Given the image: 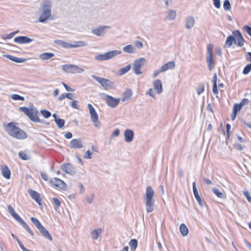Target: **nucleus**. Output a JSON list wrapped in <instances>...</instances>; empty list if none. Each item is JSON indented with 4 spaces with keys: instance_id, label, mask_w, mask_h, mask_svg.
I'll return each mask as SVG.
<instances>
[{
    "instance_id": "f03ea898",
    "label": "nucleus",
    "mask_w": 251,
    "mask_h": 251,
    "mask_svg": "<svg viewBox=\"0 0 251 251\" xmlns=\"http://www.w3.org/2000/svg\"><path fill=\"white\" fill-rule=\"evenodd\" d=\"M51 2L50 0H44L42 1L39 11L41 15L39 18V21L41 23L46 22L51 16Z\"/></svg>"
},
{
    "instance_id": "f257e3e1",
    "label": "nucleus",
    "mask_w": 251,
    "mask_h": 251,
    "mask_svg": "<svg viewBox=\"0 0 251 251\" xmlns=\"http://www.w3.org/2000/svg\"><path fill=\"white\" fill-rule=\"evenodd\" d=\"M16 125L15 123H9L5 127V130L10 136L18 140L26 139L27 137L26 133Z\"/></svg>"
},
{
    "instance_id": "bb28decb",
    "label": "nucleus",
    "mask_w": 251,
    "mask_h": 251,
    "mask_svg": "<svg viewBox=\"0 0 251 251\" xmlns=\"http://www.w3.org/2000/svg\"><path fill=\"white\" fill-rule=\"evenodd\" d=\"M176 11L174 10L169 9L167 11V15L165 19L169 21H172L176 19Z\"/></svg>"
},
{
    "instance_id": "6ab92c4d",
    "label": "nucleus",
    "mask_w": 251,
    "mask_h": 251,
    "mask_svg": "<svg viewBox=\"0 0 251 251\" xmlns=\"http://www.w3.org/2000/svg\"><path fill=\"white\" fill-rule=\"evenodd\" d=\"M134 132L132 130L126 129L124 133L125 140L126 142H131L133 139Z\"/></svg>"
},
{
    "instance_id": "7c9ffc66",
    "label": "nucleus",
    "mask_w": 251,
    "mask_h": 251,
    "mask_svg": "<svg viewBox=\"0 0 251 251\" xmlns=\"http://www.w3.org/2000/svg\"><path fill=\"white\" fill-rule=\"evenodd\" d=\"M179 230L183 236H186L189 232L188 229L184 224H181L179 227Z\"/></svg>"
},
{
    "instance_id": "ea45409f",
    "label": "nucleus",
    "mask_w": 251,
    "mask_h": 251,
    "mask_svg": "<svg viewBox=\"0 0 251 251\" xmlns=\"http://www.w3.org/2000/svg\"><path fill=\"white\" fill-rule=\"evenodd\" d=\"M137 245L138 241L135 239H131L129 243V246L133 250H135L137 248Z\"/></svg>"
},
{
    "instance_id": "72a5a7b5",
    "label": "nucleus",
    "mask_w": 251,
    "mask_h": 251,
    "mask_svg": "<svg viewBox=\"0 0 251 251\" xmlns=\"http://www.w3.org/2000/svg\"><path fill=\"white\" fill-rule=\"evenodd\" d=\"M235 37L232 35L229 36L226 41L225 46L226 47H230L232 45L233 43H234Z\"/></svg>"
},
{
    "instance_id": "ddd939ff",
    "label": "nucleus",
    "mask_w": 251,
    "mask_h": 251,
    "mask_svg": "<svg viewBox=\"0 0 251 251\" xmlns=\"http://www.w3.org/2000/svg\"><path fill=\"white\" fill-rule=\"evenodd\" d=\"M146 63V60L144 58H139L136 59L133 63L132 70L136 75L142 74L141 68Z\"/></svg>"
},
{
    "instance_id": "052dcab7",
    "label": "nucleus",
    "mask_w": 251,
    "mask_h": 251,
    "mask_svg": "<svg viewBox=\"0 0 251 251\" xmlns=\"http://www.w3.org/2000/svg\"><path fill=\"white\" fill-rule=\"evenodd\" d=\"M41 177L45 181H47L48 180V177L47 175L44 172H41Z\"/></svg>"
},
{
    "instance_id": "cd10ccee",
    "label": "nucleus",
    "mask_w": 251,
    "mask_h": 251,
    "mask_svg": "<svg viewBox=\"0 0 251 251\" xmlns=\"http://www.w3.org/2000/svg\"><path fill=\"white\" fill-rule=\"evenodd\" d=\"M54 56V54L52 52H44L40 54L39 56L40 59L43 60H48Z\"/></svg>"
},
{
    "instance_id": "c9c22d12",
    "label": "nucleus",
    "mask_w": 251,
    "mask_h": 251,
    "mask_svg": "<svg viewBox=\"0 0 251 251\" xmlns=\"http://www.w3.org/2000/svg\"><path fill=\"white\" fill-rule=\"evenodd\" d=\"M19 157L22 160H27L30 159V156L26 153L25 151H20L19 152Z\"/></svg>"
},
{
    "instance_id": "0e129e2a",
    "label": "nucleus",
    "mask_w": 251,
    "mask_h": 251,
    "mask_svg": "<svg viewBox=\"0 0 251 251\" xmlns=\"http://www.w3.org/2000/svg\"><path fill=\"white\" fill-rule=\"evenodd\" d=\"M135 44L136 47L138 48H141L143 46V43L139 41H136L135 42Z\"/></svg>"
},
{
    "instance_id": "49530a36",
    "label": "nucleus",
    "mask_w": 251,
    "mask_h": 251,
    "mask_svg": "<svg viewBox=\"0 0 251 251\" xmlns=\"http://www.w3.org/2000/svg\"><path fill=\"white\" fill-rule=\"evenodd\" d=\"M204 88H205V86H204V83L200 84L199 85L198 88H197V90L198 95H201V93H202L203 92Z\"/></svg>"
},
{
    "instance_id": "774afa93",
    "label": "nucleus",
    "mask_w": 251,
    "mask_h": 251,
    "mask_svg": "<svg viewBox=\"0 0 251 251\" xmlns=\"http://www.w3.org/2000/svg\"><path fill=\"white\" fill-rule=\"evenodd\" d=\"M63 85L64 86V87L65 88L66 90L67 91H73V89L69 87V86H68L66 84H65V83H63Z\"/></svg>"
},
{
    "instance_id": "09e8293b",
    "label": "nucleus",
    "mask_w": 251,
    "mask_h": 251,
    "mask_svg": "<svg viewBox=\"0 0 251 251\" xmlns=\"http://www.w3.org/2000/svg\"><path fill=\"white\" fill-rule=\"evenodd\" d=\"M251 71V63L248 64L245 66L244 68L243 73L244 75H247L248 74L250 71Z\"/></svg>"
},
{
    "instance_id": "a878e982",
    "label": "nucleus",
    "mask_w": 251,
    "mask_h": 251,
    "mask_svg": "<svg viewBox=\"0 0 251 251\" xmlns=\"http://www.w3.org/2000/svg\"><path fill=\"white\" fill-rule=\"evenodd\" d=\"M153 88L156 90L158 94H160L162 92V86L161 80L159 79L155 80L153 82Z\"/></svg>"
},
{
    "instance_id": "aec40b11",
    "label": "nucleus",
    "mask_w": 251,
    "mask_h": 251,
    "mask_svg": "<svg viewBox=\"0 0 251 251\" xmlns=\"http://www.w3.org/2000/svg\"><path fill=\"white\" fill-rule=\"evenodd\" d=\"M235 33V32H233ZM237 33V35L236 36L235 38L234 44L237 45V46L242 47L244 45V39L243 37L241 34V32H236Z\"/></svg>"
},
{
    "instance_id": "79ce46f5",
    "label": "nucleus",
    "mask_w": 251,
    "mask_h": 251,
    "mask_svg": "<svg viewBox=\"0 0 251 251\" xmlns=\"http://www.w3.org/2000/svg\"><path fill=\"white\" fill-rule=\"evenodd\" d=\"M193 190L195 199H197L198 198H200V196L199 194L198 191L196 187L195 182H193Z\"/></svg>"
},
{
    "instance_id": "f8f14e48",
    "label": "nucleus",
    "mask_w": 251,
    "mask_h": 251,
    "mask_svg": "<svg viewBox=\"0 0 251 251\" xmlns=\"http://www.w3.org/2000/svg\"><path fill=\"white\" fill-rule=\"evenodd\" d=\"M62 70L67 73H81L84 71V69L75 65L65 64L61 66Z\"/></svg>"
},
{
    "instance_id": "de8ad7c7",
    "label": "nucleus",
    "mask_w": 251,
    "mask_h": 251,
    "mask_svg": "<svg viewBox=\"0 0 251 251\" xmlns=\"http://www.w3.org/2000/svg\"><path fill=\"white\" fill-rule=\"evenodd\" d=\"M11 98L14 100H20L22 101L25 100V98L23 96L19 95L18 94H13L11 96Z\"/></svg>"
},
{
    "instance_id": "0eeeda50",
    "label": "nucleus",
    "mask_w": 251,
    "mask_h": 251,
    "mask_svg": "<svg viewBox=\"0 0 251 251\" xmlns=\"http://www.w3.org/2000/svg\"><path fill=\"white\" fill-rule=\"evenodd\" d=\"M121 53V51L118 50L109 51L104 53H100L95 56V59L99 61H103L113 58L116 55Z\"/></svg>"
},
{
    "instance_id": "a18cd8bd",
    "label": "nucleus",
    "mask_w": 251,
    "mask_h": 251,
    "mask_svg": "<svg viewBox=\"0 0 251 251\" xmlns=\"http://www.w3.org/2000/svg\"><path fill=\"white\" fill-rule=\"evenodd\" d=\"M223 7L226 11H229L231 9V5L229 0H225L224 2Z\"/></svg>"
},
{
    "instance_id": "2eb2a0df",
    "label": "nucleus",
    "mask_w": 251,
    "mask_h": 251,
    "mask_svg": "<svg viewBox=\"0 0 251 251\" xmlns=\"http://www.w3.org/2000/svg\"><path fill=\"white\" fill-rule=\"evenodd\" d=\"M61 168L63 171L70 175L73 176L76 173L75 168L70 163L63 164L61 166Z\"/></svg>"
},
{
    "instance_id": "7ed1b4c3",
    "label": "nucleus",
    "mask_w": 251,
    "mask_h": 251,
    "mask_svg": "<svg viewBox=\"0 0 251 251\" xmlns=\"http://www.w3.org/2000/svg\"><path fill=\"white\" fill-rule=\"evenodd\" d=\"M154 192L151 186L146 188L145 196L146 209L148 213H151L154 210L155 201L153 199Z\"/></svg>"
},
{
    "instance_id": "dca6fc26",
    "label": "nucleus",
    "mask_w": 251,
    "mask_h": 251,
    "mask_svg": "<svg viewBox=\"0 0 251 251\" xmlns=\"http://www.w3.org/2000/svg\"><path fill=\"white\" fill-rule=\"evenodd\" d=\"M69 147L71 149H81L83 147L82 140L80 138L73 139L71 141Z\"/></svg>"
},
{
    "instance_id": "412c9836",
    "label": "nucleus",
    "mask_w": 251,
    "mask_h": 251,
    "mask_svg": "<svg viewBox=\"0 0 251 251\" xmlns=\"http://www.w3.org/2000/svg\"><path fill=\"white\" fill-rule=\"evenodd\" d=\"M38 229L39 230L42 236H43L44 237L50 240V241L52 240V238L51 235L43 225Z\"/></svg>"
},
{
    "instance_id": "4d7b16f0",
    "label": "nucleus",
    "mask_w": 251,
    "mask_h": 251,
    "mask_svg": "<svg viewBox=\"0 0 251 251\" xmlns=\"http://www.w3.org/2000/svg\"><path fill=\"white\" fill-rule=\"evenodd\" d=\"M244 195L245 197H246L248 201L251 203V196H250V193L248 191L244 192Z\"/></svg>"
},
{
    "instance_id": "393cba45",
    "label": "nucleus",
    "mask_w": 251,
    "mask_h": 251,
    "mask_svg": "<svg viewBox=\"0 0 251 251\" xmlns=\"http://www.w3.org/2000/svg\"><path fill=\"white\" fill-rule=\"evenodd\" d=\"M3 56L11 60L12 61H14L16 63H23L26 61V59L23 58H18L15 56L9 55V54H4Z\"/></svg>"
},
{
    "instance_id": "5fc2aeb1",
    "label": "nucleus",
    "mask_w": 251,
    "mask_h": 251,
    "mask_svg": "<svg viewBox=\"0 0 251 251\" xmlns=\"http://www.w3.org/2000/svg\"><path fill=\"white\" fill-rule=\"evenodd\" d=\"M234 147L238 151H242L244 149L243 147L239 143H235Z\"/></svg>"
},
{
    "instance_id": "bf43d9fd",
    "label": "nucleus",
    "mask_w": 251,
    "mask_h": 251,
    "mask_svg": "<svg viewBox=\"0 0 251 251\" xmlns=\"http://www.w3.org/2000/svg\"><path fill=\"white\" fill-rule=\"evenodd\" d=\"M214 2V5L215 7L217 8H220L221 7V3L220 0H213Z\"/></svg>"
},
{
    "instance_id": "6e6552de",
    "label": "nucleus",
    "mask_w": 251,
    "mask_h": 251,
    "mask_svg": "<svg viewBox=\"0 0 251 251\" xmlns=\"http://www.w3.org/2000/svg\"><path fill=\"white\" fill-rule=\"evenodd\" d=\"M19 109L27 115L31 121L36 123L40 122V119L37 115L38 111L34 112L32 108H28L26 107H21Z\"/></svg>"
},
{
    "instance_id": "69168bd1",
    "label": "nucleus",
    "mask_w": 251,
    "mask_h": 251,
    "mask_svg": "<svg viewBox=\"0 0 251 251\" xmlns=\"http://www.w3.org/2000/svg\"><path fill=\"white\" fill-rule=\"evenodd\" d=\"M162 71H161V69L160 68L158 70H156L154 72L153 74V77H156L160 73H162Z\"/></svg>"
},
{
    "instance_id": "2f4dec72",
    "label": "nucleus",
    "mask_w": 251,
    "mask_h": 251,
    "mask_svg": "<svg viewBox=\"0 0 251 251\" xmlns=\"http://www.w3.org/2000/svg\"><path fill=\"white\" fill-rule=\"evenodd\" d=\"M123 50L125 52L132 53L135 51V48L131 45H127L123 48Z\"/></svg>"
},
{
    "instance_id": "e2e57ef3",
    "label": "nucleus",
    "mask_w": 251,
    "mask_h": 251,
    "mask_svg": "<svg viewBox=\"0 0 251 251\" xmlns=\"http://www.w3.org/2000/svg\"><path fill=\"white\" fill-rule=\"evenodd\" d=\"M196 200L197 201L198 203L199 204V205L201 206V207H203L204 206V202H203L201 200V199L200 198H198L196 199Z\"/></svg>"
},
{
    "instance_id": "6e6d98bb",
    "label": "nucleus",
    "mask_w": 251,
    "mask_h": 251,
    "mask_svg": "<svg viewBox=\"0 0 251 251\" xmlns=\"http://www.w3.org/2000/svg\"><path fill=\"white\" fill-rule=\"evenodd\" d=\"M249 100L248 99H243L239 104L243 107L248 104Z\"/></svg>"
},
{
    "instance_id": "4468645a",
    "label": "nucleus",
    "mask_w": 251,
    "mask_h": 251,
    "mask_svg": "<svg viewBox=\"0 0 251 251\" xmlns=\"http://www.w3.org/2000/svg\"><path fill=\"white\" fill-rule=\"evenodd\" d=\"M50 182L55 187L64 190L66 188V183L61 179L54 177L50 180Z\"/></svg>"
},
{
    "instance_id": "4c0bfd02",
    "label": "nucleus",
    "mask_w": 251,
    "mask_h": 251,
    "mask_svg": "<svg viewBox=\"0 0 251 251\" xmlns=\"http://www.w3.org/2000/svg\"><path fill=\"white\" fill-rule=\"evenodd\" d=\"M131 69L130 65H128L120 69L119 71V75H122L128 72Z\"/></svg>"
},
{
    "instance_id": "4be33fe9",
    "label": "nucleus",
    "mask_w": 251,
    "mask_h": 251,
    "mask_svg": "<svg viewBox=\"0 0 251 251\" xmlns=\"http://www.w3.org/2000/svg\"><path fill=\"white\" fill-rule=\"evenodd\" d=\"M175 67V62L173 61H169L161 67V71L164 72L169 69L174 68Z\"/></svg>"
},
{
    "instance_id": "b1692460",
    "label": "nucleus",
    "mask_w": 251,
    "mask_h": 251,
    "mask_svg": "<svg viewBox=\"0 0 251 251\" xmlns=\"http://www.w3.org/2000/svg\"><path fill=\"white\" fill-rule=\"evenodd\" d=\"M185 26L187 29L191 28L195 24L194 18L192 16H188L185 19Z\"/></svg>"
},
{
    "instance_id": "8fccbe9b",
    "label": "nucleus",
    "mask_w": 251,
    "mask_h": 251,
    "mask_svg": "<svg viewBox=\"0 0 251 251\" xmlns=\"http://www.w3.org/2000/svg\"><path fill=\"white\" fill-rule=\"evenodd\" d=\"M77 102H78L77 100H74L70 101L69 104H70V105L71 107H72L73 108L78 109L79 108V107L77 104Z\"/></svg>"
},
{
    "instance_id": "c03bdc74",
    "label": "nucleus",
    "mask_w": 251,
    "mask_h": 251,
    "mask_svg": "<svg viewBox=\"0 0 251 251\" xmlns=\"http://www.w3.org/2000/svg\"><path fill=\"white\" fill-rule=\"evenodd\" d=\"M52 203L54 205L55 209H57L60 206L61 202H60V201L55 198H53L52 199Z\"/></svg>"
},
{
    "instance_id": "c85d7f7f",
    "label": "nucleus",
    "mask_w": 251,
    "mask_h": 251,
    "mask_svg": "<svg viewBox=\"0 0 251 251\" xmlns=\"http://www.w3.org/2000/svg\"><path fill=\"white\" fill-rule=\"evenodd\" d=\"M132 94V93L130 89L127 90L126 92H125L123 93V94L122 95V97H123V98L122 99V101L124 102L126 100H128L131 97Z\"/></svg>"
},
{
    "instance_id": "58836bf2",
    "label": "nucleus",
    "mask_w": 251,
    "mask_h": 251,
    "mask_svg": "<svg viewBox=\"0 0 251 251\" xmlns=\"http://www.w3.org/2000/svg\"><path fill=\"white\" fill-rule=\"evenodd\" d=\"M30 220L37 229L40 228L42 226V225L41 224L40 221L37 219L32 217L30 218Z\"/></svg>"
},
{
    "instance_id": "864d4df0",
    "label": "nucleus",
    "mask_w": 251,
    "mask_h": 251,
    "mask_svg": "<svg viewBox=\"0 0 251 251\" xmlns=\"http://www.w3.org/2000/svg\"><path fill=\"white\" fill-rule=\"evenodd\" d=\"M92 153L91 151H90L89 150H88L84 153V157L86 159H91L92 158Z\"/></svg>"
},
{
    "instance_id": "473e14b6",
    "label": "nucleus",
    "mask_w": 251,
    "mask_h": 251,
    "mask_svg": "<svg viewBox=\"0 0 251 251\" xmlns=\"http://www.w3.org/2000/svg\"><path fill=\"white\" fill-rule=\"evenodd\" d=\"M212 190L213 193L219 198L223 199L226 197L225 194L220 192V190L216 188H213Z\"/></svg>"
},
{
    "instance_id": "603ef678",
    "label": "nucleus",
    "mask_w": 251,
    "mask_h": 251,
    "mask_svg": "<svg viewBox=\"0 0 251 251\" xmlns=\"http://www.w3.org/2000/svg\"><path fill=\"white\" fill-rule=\"evenodd\" d=\"M242 106L239 103H235L233 106V111H235L236 110V112L237 113L238 111H240L242 109Z\"/></svg>"
},
{
    "instance_id": "680f3d73",
    "label": "nucleus",
    "mask_w": 251,
    "mask_h": 251,
    "mask_svg": "<svg viewBox=\"0 0 251 251\" xmlns=\"http://www.w3.org/2000/svg\"><path fill=\"white\" fill-rule=\"evenodd\" d=\"M218 89L217 84H213V93L215 94L218 93Z\"/></svg>"
},
{
    "instance_id": "c756f323",
    "label": "nucleus",
    "mask_w": 251,
    "mask_h": 251,
    "mask_svg": "<svg viewBox=\"0 0 251 251\" xmlns=\"http://www.w3.org/2000/svg\"><path fill=\"white\" fill-rule=\"evenodd\" d=\"M111 27L108 25H99L92 30V31H103L106 30H110Z\"/></svg>"
},
{
    "instance_id": "a19ab883",
    "label": "nucleus",
    "mask_w": 251,
    "mask_h": 251,
    "mask_svg": "<svg viewBox=\"0 0 251 251\" xmlns=\"http://www.w3.org/2000/svg\"><path fill=\"white\" fill-rule=\"evenodd\" d=\"M55 122L57 124L58 127L59 128H62L65 124V120L60 118L56 120Z\"/></svg>"
},
{
    "instance_id": "37998d69",
    "label": "nucleus",
    "mask_w": 251,
    "mask_h": 251,
    "mask_svg": "<svg viewBox=\"0 0 251 251\" xmlns=\"http://www.w3.org/2000/svg\"><path fill=\"white\" fill-rule=\"evenodd\" d=\"M41 114L45 118H48L51 116V113L49 111L45 109H42L40 111Z\"/></svg>"
},
{
    "instance_id": "9d476101",
    "label": "nucleus",
    "mask_w": 251,
    "mask_h": 251,
    "mask_svg": "<svg viewBox=\"0 0 251 251\" xmlns=\"http://www.w3.org/2000/svg\"><path fill=\"white\" fill-rule=\"evenodd\" d=\"M88 107L89 108V114L92 123L96 127L99 128L100 127V123L99 120V115L98 113L91 104L89 103L88 104Z\"/></svg>"
},
{
    "instance_id": "39448f33",
    "label": "nucleus",
    "mask_w": 251,
    "mask_h": 251,
    "mask_svg": "<svg viewBox=\"0 0 251 251\" xmlns=\"http://www.w3.org/2000/svg\"><path fill=\"white\" fill-rule=\"evenodd\" d=\"M8 211L10 215L17 221L32 236L34 235L33 232L30 229L29 226L21 218V217L17 214L14 209L11 205H8L7 206Z\"/></svg>"
},
{
    "instance_id": "5701e85b",
    "label": "nucleus",
    "mask_w": 251,
    "mask_h": 251,
    "mask_svg": "<svg viewBox=\"0 0 251 251\" xmlns=\"http://www.w3.org/2000/svg\"><path fill=\"white\" fill-rule=\"evenodd\" d=\"M1 173L3 177L7 179L10 177L11 172L6 165H3L1 167Z\"/></svg>"
},
{
    "instance_id": "13d9d810",
    "label": "nucleus",
    "mask_w": 251,
    "mask_h": 251,
    "mask_svg": "<svg viewBox=\"0 0 251 251\" xmlns=\"http://www.w3.org/2000/svg\"><path fill=\"white\" fill-rule=\"evenodd\" d=\"M231 128V126L229 124H227L226 125V133H227V138H229L230 132V129Z\"/></svg>"
},
{
    "instance_id": "9b49d317",
    "label": "nucleus",
    "mask_w": 251,
    "mask_h": 251,
    "mask_svg": "<svg viewBox=\"0 0 251 251\" xmlns=\"http://www.w3.org/2000/svg\"><path fill=\"white\" fill-rule=\"evenodd\" d=\"M100 95L106 101L107 104L111 108H115L119 103L120 99L115 98L105 93H100Z\"/></svg>"
},
{
    "instance_id": "20e7f679",
    "label": "nucleus",
    "mask_w": 251,
    "mask_h": 251,
    "mask_svg": "<svg viewBox=\"0 0 251 251\" xmlns=\"http://www.w3.org/2000/svg\"><path fill=\"white\" fill-rule=\"evenodd\" d=\"M54 43L65 49L79 48L88 45L87 42L83 41H74L73 43H70L61 40H56L54 41Z\"/></svg>"
},
{
    "instance_id": "a211bd4d",
    "label": "nucleus",
    "mask_w": 251,
    "mask_h": 251,
    "mask_svg": "<svg viewBox=\"0 0 251 251\" xmlns=\"http://www.w3.org/2000/svg\"><path fill=\"white\" fill-rule=\"evenodd\" d=\"M32 40H33L31 38L24 36H18L15 37L14 39L15 42L18 43L19 44L28 43L32 41Z\"/></svg>"
},
{
    "instance_id": "1a4fd4ad",
    "label": "nucleus",
    "mask_w": 251,
    "mask_h": 251,
    "mask_svg": "<svg viewBox=\"0 0 251 251\" xmlns=\"http://www.w3.org/2000/svg\"><path fill=\"white\" fill-rule=\"evenodd\" d=\"M91 77L98 81L105 90L111 89L114 86V82L111 81L109 79L100 77L95 75H92Z\"/></svg>"
},
{
    "instance_id": "3c124183",
    "label": "nucleus",
    "mask_w": 251,
    "mask_h": 251,
    "mask_svg": "<svg viewBox=\"0 0 251 251\" xmlns=\"http://www.w3.org/2000/svg\"><path fill=\"white\" fill-rule=\"evenodd\" d=\"M17 33V32H11L10 33H9L8 34L3 35H2V38L4 39H11V38H13L14 36V35H15V34Z\"/></svg>"
},
{
    "instance_id": "f3484780",
    "label": "nucleus",
    "mask_w": 251,
    "mask_h": 251,
    "mask_svg": "<svg viewBox=\"0 0 251 251\" xmlns=\"http://www.w3.org/2000/svg\"><path fill=\"white\" fill-rule=\"evenodd\" d=\"M28 193L30 197L34 200L39 205H41L40 195L38 192L32 189H29Z\"/></svg>"
},
{
    "instance_id": "423d86ee",
    "label": "nucleus",
    "mask_w": 251,
    "mask_h": 251,
    "mask_svg": "<svg viewBox=\"0 0 251 251\" xmlns=\"http://www.w3.org/2000/svg\"><path fill=\"white\" fill-rule=\"evenodd\" d=\"M213 45L209 44L207 46L206 60L208 69L212 70L215 66L216 61L213 58Z\"/></svg>"
},
{
    "instance_id": "e433bc0d",
    "label": "nucleus",
    "mask_w": 251,
    "mask_h": 251,
    "mask_svg": "<svg viewBox=\"0 0 251 251\" xmlns=\"http://www.w3.org/2000/svg\"><path fill=\"white\" fill-rule=\"evenodd\" d=\"M101 233V228H98L96 229L93 230L91 232L92 237L95 239H98L100 234Z\"/></svg>"
},
{
    "instance_id": "f704fd0d",
    "label": "nucleus",
    "mask_w": 251,
    "mask_h": 251,
    "mask_svg": "<svg viewBox=\"0 0 251 251\" xmlns=\"http://www.w3.org/2000/svg\"><path fill=\"white\" fill-rule=\"evenodd\" d=\"M73 93H63L61 95L59 96V97L58 98V99L59 100H62L63 99L65 98H68L70 100H73Z\"/></svg>"
},
{
    "instance_id": "338daca9",
    "label": "nucleus",
    "mask_w": 251,
    "mask_h": 251,
    "mask_svg": "<svg viewBox=\"0 0 251 251\" xmlns=\"http://www.w3.org/2000/svg\"><path fill=\"white\" fill-rule=\"evenodd\" d=\"M217 79H218L217 75V74L215 73L213 75V80H212L213 84H217Z\"/></svg>"
}]
</instances>
